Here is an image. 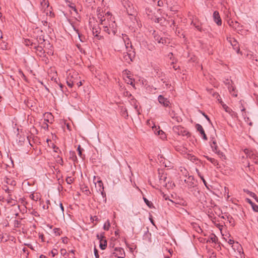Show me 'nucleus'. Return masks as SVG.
Returning a JSON list of instances; mask_svg holds the SVG:
<instances>
[{"label":"nucleus","mask_w":258,"mask_h":258,"mask_svg":"<svg viewBox=\"0 0 258 258\" xmlns=\"http://www.w3.org/2000/svg\"><path fill=\"white\" fill-rule=\"evenodd\" d=\"M219 102L221 103L223 107V108L226 112L228 113L231 115H233L232 114L234 113V112L230 108H229L228 106L225 104L221 100L219 101Z\"/></svg>","instance_id":"16"},{"label":"nucleus","mask_w":258,"mask_h":258,"mask_svg":"<svg viewBox=\"0 0 258 258\" xmlns=\"http://www.w3.org/2000/svg\"><path fill=\"white\" fill-rule=\"evenodd\" d=\"M256 27L257 31V32H258V22H256Z\"/></svg>","instance_id":"64"},{"label":"nucleus","mask_w":258,"mask_h":258,"mask_svg":"<svg viewBox=\"0 0 258 258\" xmlns=\"http://www.w3.org/2000/svg\"><path fill=\"white\" fill-rule=\"evenodd\" d=\"M197 130L200 133L201 135L203 136V139L205 140H207V136L205 133L204 130L202 126L200 124H197L196 125Z\"/></svg>","instance_id":"12"},{"label":"nucleus","mask_w":258,"mask_h":258,"mask_svg":"<svg viewBox=\"0 0 258 258\" xmlns=\"http://www.w3.org/2000/svg\"><path fill=\"white\" fill-rule=\"evenodd\" d=\"M94 254L96 258H99V255L97 249L95 247L94 248Z\"/></svg>","instance_id":"43"},{"label":"nucleus","mask_w":258,"mask_h":258,"mask_svg":"<svg viewBox=\"0 0 258 258\" xmlns=\"http://www.w3.org/2000/svg\"><path fill=\"white\" fill-rule=\"evenodd\" d=\"M70 154L72 155V156H75V158H76L75 153L74 152H70Z\"/></svg>","instance_id":"56"},{"label":"nucleus","mask_w":258,"mask_h":258,"mask_svg":"<svg viewBox=\"0 0 258 258\" xmlns=\"http://www.w3.org/2000/svg\"><path fill=\"white\" fill-rule=\"evenodd\" d=\"M194 178L192 176H188L186 179L184 180V182L187 184L188 188H194L195 184L194 183Z\"/></svg>","instance_id":"9"},{"label":"nucleus","mask_w":258,"mask_h":258,"mask_svg":"<svg viewBox=\"0 0 258 258\" xmlns=\"http://www.w3.org/2000/svg\"><path fill=\"white\" fill-rule=\"evenodd\" d=\"M75 84H76L78 87H79L82 85L81 81H78V80L75 82Z\"/></svg>","instance_id":"49"},{"label":"nucleus","mask_w":258,"mask_h":258,"mask_svg":"<svg viewBox=\"0 0 258 258\" xmlns=\"http://www.w3.org/2000/svg\"><path fill=\"white\" fill-rule=\"evenodd\" d=\"M97 237L98 239H100V248L101 249H105L107 246V241L106 240H103V236L98 234Z\"/></svg>","instance_id":"10"},{"label":"nucleus","mask_w":258,"mask_h":258,"mask_svg":"<svg viewBox=\"0 0 258 258\" xmlns=\"http://www.w3.org/2000/svg\"><path fill=\"white\" fill-rule=\"evenodd\" d=\"M159 102L165 107H169L170 103L169 101L162 95H160L158 97Z\"/></svg>","instance_id":"7"},{"label":"nucleus","mask_w":258,"mask_h":258,"mask_svg":"<svg viewBox=\"0 0 258 258\" xmlns=\"http://www.w3.org/2000/svg\"><path fill=\"white\" fill-rule=\"evenodd\" d=\"M29 247H30L31 249H33V247L31 244H26Z\"/></svg>","instance_id":"60"},{"label":"nucleus","mask_w":258,"mask_h":258,"mask_svg":"<svg viewBox=\"0 0 258 258\" xmlns=\"http://www.w3.org/2000/svg\"><path fill=\"white\" fill-rule=\"evenodd\" d=\"M227 40L228 42L232 46L233 49L236 50V52L238 53L240 51V48L237 40L233 37H228Z\"/></svg>","instance_id":"5"},{"label":"nucleus","mask_w":258,"mask_h":258,"mask_svg":"<svg viewBox=\"0 0 258 258\" xmlns=\"http://www.w3.org/2000/svg\"><path fill=\"white\" fill-rule=\"evenodd\" d=\"M253 210L255 212H258V206L254 204L252 206Z\"/></svg>","instance_id":"45"},{"label":"nucleus","mask_w":258,"mask_h":258,"mask_svg":"<svg viewBox=\"0 0 258 258\" xmlns=\"http://www.w3.org/2000/svg\"><path fill=\"white\" fill-rule=\"evenodd\" d=\"M24 43L26 46H31L32 47H34V44L33 42H32L29 39H25L24 40Z\"/></svg>","instance_id":"26"},{"label":"nucleus","mask_w":258,"mask_h":258,"mask_svg":"<svg viewBox=\"0 0 258 258\" xmlns=\"http://www.w3.org/2000/svg\"><path fill=\"white\" fill-rule=\"evenodd\" d=\"M59 207L60 208V210H61V213L62 214H63V212H64V208H63V205L62 204V203H60L59 204Z\"/></svg>","instance_id":"48"},{"label":"nucleus","mask_w":258,"mask_h":258,"mask_svg":"<svg viewBox=\"0 0 258 258\" xmlns=\"http://www.w3.org/2000/svg\"><path fill=\"white\" fill-rule=\"evenodd\" d=\"M122 38L123 39L124 42L125 43V47L127 50L129 48L132 49V44L131 43L129 42V39L127 36L126 34H122Z\"/></svg>","instance_id":"15"},{"label":"nucleus","mask_w":258,"mask_h":258,"mask_svg":"<svg viewBox=\"0 0 258 258\" xmlns=\"http://www.w3.org/2000/svg\"><path fill=\"white\" fill-rule=\"evenodd\" d=\"M143 199H144V201L145 202V203L146 204V205L149 207V208H152V207L153 206V204L152 203L150 202L149 200H148L146 198H143Z\"/></svg>","instance_id":"32"},{"label":"nucleus","mask_w":258,"mask_h":258,"mask_svg":"<svg viewBox=\"0 0 258 258\" xmlns=\"http://www.w3.org/2000/svg\"><path fill=\"white\" fill-rule=\"evenodd\" d=\"M206 158L214 165H217L218 164L217 160L215 159L214 158H212L208 156H206Z\"/></svg>","instance_id":"27"},{"label":"nucleus","mask_w":258,"mask_h":258,"mask_svg":"<svg viewBox=\"0 0 258 258\" xmlns=\"http://www.w3.org/2000/svg\"><path fill=\"white\" fill-rule=\"evenodd\" d=\"M213 18L215 22L218 25L220 26L222 24V21L220 18L219 12L215 11L213 13Z\"/></svg>","instance_id":"13"},{"label":"nucleus","mask_w":258,"mask_h":258,"mask_svg":"<svg viewBox=\"0 0 258 258\" xmlns=\"http://www.w3.org/2000/svg\"><path fill=\"white\" fill-rule=\"evenodd\" d=\"M191 191L192 192L194 196L197 197H198V195L200 194V190L198 188H194L193 190H191Z\"/></svg>","instance_id":"30"},{"label":"nucleus","mask_w":258,"mask_h":258,"mask_svg":"<svg viewBox=\"0 0 258 258\" xmlns=\"http://www.w3.org/2000/svg\"><path fill=\"white\" fill-rule=\"evenodd\" d=\"M246 200H247V202L249 203L251 205V206H252V205H253L254 204V203H253L251 202V201L250 199H247Z\"/></svg>","instance_id":"51"},{"label":"nucleus","mask_w":258,"mask_h":258,"mask_svg":"<svg viewBox=\"0 0 258 258\" xmlns=\"http://www.w3.org/2000/svg\"><path fill=\"white\" fill-rule=\"evenodd\" d=\"M23 251L24 252L26 253V252L28 250H27V248L26 247H24L23 248Z\"/></svg>","instance_id":"61"},{"label":"nucleus","mask_w":258,"mask_h":258,"mask_svg":"<svg viewBox=\"0 0 258 258\" xmlns=\"http://www.w3.org/2000/svg\"><path fill=\"white\" fill-rule=\"evenodd\" d=\"M134 51H132L131 50H128L127 52L124 54L123 58L128 63L132 61L133 56H134Z\"/></svg>","instance_id":"8"},{"label":"nucleus","mask_w":258,"mask_h":258,"mask_svg":"<svg viewBox=\"0 0 258 258\" xmlns=\"http://www.w3.org/2000/svg\"><path fill=\"white\" fill-rule=\"evenodd\" d=\"M92 32L95 37L97 38L99 40L101 39L102 36L99 35L100 33V30L98 28H93L92 30Z\"/></svg>","instance_id":"20"},{"label":"nucleus","mask_w":258,"mask_h":258,"mask_svg":"<svg viewBox=\"0 0 258 258\" xmlns=\"http://www.w3.org/2000/svg\"><path fill=\"white\" fill-rule=\"evenodd\" d=\"M121 2L123 7L126 10V13L130 16H135L137 13L133 4L128 0H121Z\"/></svg>","instance_id":"2"},{"label":"nucleus","mask_w":258,"mask_h":258,"mask_svg":"<svg viewBox=\"0 0 258 258\" xmlns=\"http://www.w3.org/2000/svg\"><path fill=\"white\" fill-rule=\"evenodd\" d=\"M39 258H46V257L45 255L41 254V255L40 256V257H39Z\"/></svg>","instance_id":"62"},{"label":"nucleus","mask_w":258,"mask_h":258,"mask_svg":"<svg viewBox=\"0 0 258 258\" xmlns=\"http://www.w3.org/2000/svg\"><path fill=\"white\" fill-rule=\"evenodd\" d=\"M72 77L68 76L67 79V83L68 86L72 88L74 85H75V82L76 81L75 80H72Z\"/></svg>","instance_id":"18"},{"label":"nucleus","mask_w":258,"mask_h":258,"mask_svg":"<svg viewBox=\"0 0 258 258\" xmlns=\"http://www.w3.org/2000/svg\"><path fill=\"white\" fill-rule=\"evenodd\" d=\"M77 150L78 151L79 155L81 157H82V151L83 150V149L81 148L80 145H79L78 146Z\"/></svg>","instance_id":"40"},{"label":"nucleus","mask_w":258,"mask_h":258,"mask_svg":"<svg viewBox=\"0 0 258 258\" xmlns=\"http://www.w3.org/2000/svg\"><path fill=\"white\" fill-rule=\"evenodd\" d=\"M34 48L40 52H42L43 50V49L41 46L36 45V44H34Z\"/></svg>","instance_id":"33"},{"label":"nucleus","mask_w":258,"mask_h":258,"mask_svg":"<svg viewBox=\"0 0 258 258\" xmlns=\"http://www.w3.org/2000/svg\"><path fill=\"white\" fill-rule=\"evenodd\" d=\"M153 35H154V39L156 41H157L158 42H159V40L160 38H161L159 36L157 35L155 31H154V33H153Z\"/></svg>","instance_id":"38"},{"label":"nucleus","mask_w":258,"mask_h":258,"mask_svg":"<svg viewBox=\"0 0 258 258\" xmlns=\"http://www.w3.org/2000/svg\"><path fill=\"white\" fill-rule=\"evenodd\" d=\"M244 152L246 155L247 157L252 160L254 163L258 164V154L255 151L245 149Z\"/></svg>","instance_id":"3"},{"label":"nucleus","mask_w":258,"mask_h":258,"mask_svg":"<svg viewBox=\"0 0 258 258\" xmlns=\"http://www.w3.org/2000/svg\"><path fill=\"white\" fill-rule=\"evenodd\" d=\"M6 188H4V189L5 190V191L8 194V196L10 195V194H11L12 190L9 189L8 187L6 186Z\"/></svg>","instance_id":"41"},{"label":"nucleus","mask_w":258,"mask_h":258,"mask_svg":"<svg viewBox=\"0 0 258 258\" xmlns=\"http://www.w3.org/2000/svg\"><path fill=\"white\" fill-rule=\"evenodd\" d=\"M96 187H97V190L99 192L100 190L104 189L103 183L101 180H98L96 183Z\"/></svg>","instance_id":"19"},{"label":"nucleus","mask_w":258,"mask_h":258,"mask_svg":"<svg viewBox=\"0 0 258 258\" xmlns=\"http://www.w3.org/2000/svg\"><path fill=\"white\" fill-rule=\"evenodd\" d=\"M99 192L101 194V196L103 198H105L106 197V194L104 191V189H102L101 190H100Z\"/></svg>","instance_id":"44"},{"label":"nucleus","mask_w":258,"mask_h":258,"mask_svg":"<svg viewBox=\"0 0 258 258\" xmlns=\"http://www.w3.org/2000/svg\"><path fill=\"white\" fill-rule=\"evenodd\" d=\"M45 40H44V38H42L41 37L39 38V40H38L39 42H40V43H42L43 42H44Z\"/></svg>","instance_id":"55"},{"label":"nucleus","mask_w":258,"mask_h":258,"mask_svg":"<svg viewBox=\"0 0 258 258\" xmlns=\"http://www.w3.org/2000/svg\"><path fill=\"white\" fill-rule=\"evenodd\" d=\"M211 147L212 148V150L214 152L218 154L220 157L224 156L223 153L219 151L218 149V146L216 140H212L211 143Z\"/></svg>","instance_id":"6"},{"label":"nucleus","mask_w":258,"mask_h":258,"mask_svg":"<svg viewBox=\"0 0 258 258\" xmlns=\"http://www.w3.org/2000/svg\"><path fill=\"white\" fill-rule=\"evenodd\" d=\"M216 236H214L213 237H212L211 239V240H212V241L213 242H215V241H216Z\"/></svg>","instance_id":"57"},{"label":"nucleus","mask_w":258,"mask_h":258,"mask_svg":"<svg viewBox=\"0 0 258 258\" xmlns=\"http://www.w3.org/2000/svg\"><path fill=\"white\" fill-rule=\"evenodd\" d=\"M72 27H73V29L76 32V33L78 34L79 37H80V34H79V30L78 29H77L75 27L74 25L72 24Z\"/></svg>","instance_id":"47"},{"label":"nucleus","mask_w":258,"mask_h":258,"mask_svg":"<svg viewBox=\"0 0 258 258\" xmlns=\"http://www.w3.org/2000/svg\"><path fill=\"white\" fill-rule=\"evenodd\" d=\"M203 115H204V116L206 117V118L207 120H210V119H209V117H208L207 115H206L205 113H203Z\"/></svg>","instance_id":"59"},{"label":"nucleus","mask_w":258,"mask_h":258,"mask_svg":"<svg viewBox=\"0 0 258 258\" xmlns=\"http://www.w3.org/2000/svg\"><path fill=\"white\" fill-rule=\"evenodd\" d=\"M68 76L72 77V80H75V81H77L78 80V74L76 72H73L72 74L70 73L68 75Z\"/></svg>","instance_id":"29"},{"label":"nucleus","mask_w":258,"mask_h":258,"mask_svg":"<svg viewBox=\"0 0 258 258\" xmlns=\"http://www.w3.org/2000/svg\"><path fill=\"white\" fill-rule=\"evenodd\" d=\"M40 5L42 9L45 10L49 6V3L47 0H42L40 2Z\"/></svg>","instance_id":"22"},{"label":"nucleus","mask_w":258,"mask_h":258,"mask_svg":"<svg viewBox=\"0 0 258 258\" xmlns=\"http://www.w3.org/2000/svg\"><path fill=\"white\" fill-rule=\"evenodd\" d=\"M125 255V252L122 248L115 247L110 256L111 258H123Z\"/></svg>","instance_id":"4"},{"label":"nucleus","mask_w":258,"mask_h":258,"mask_svg":"<svg viewBox=\"0 0 258 258\" xmlns=\"http://www.w3.org/2000/svg\"><path fill=\"white\" fill-rule=\"evenodd\" d=\"M127 78H128V80L126 81L127 83L128 84L131 85L133 87L135 88V84L133 82L134 81L132 80V78H130V77H127Z\"/></svg>","instance_id":"34"},{"label":"nucleus","mask_w":258,"mask_h":258,"mask_svg":"<svg viewBox=\"0 0 258 258\" xmlns=\"http://www.w3.org/2000/svg\"><path fill=\"white\" fill-rule=\"evenodd\" d=\"M166 177L164 176V175H162L160 178V180L161 181V180H163L164 181H165V179H166Z\"/></svg>","instance_id":"50"},{"label":"nucleus","mask_w":258,"mask_h":258,"mask_svg":"<svg viewBox=\"0 0 258 258\" xmlns=\"http://www.w3.org/2000/svg\"><path fill=\"white\" fill-rule=\"evenodd\" d=\"M228 89H229L230 93H231V94L232 95H233L234 96H237V94H235V92H234L235 88L233 86H232V85L229 86Z\"/></svg>","instance_id":"28"},{"label":"nucleus","mask_w":258,"mask_h":258,"mask_svg":"<svg viewBox=\"0 0 258 258\" xmlns=\"http://www.w3.org/2000/svg\"><path fill=\"white\" fill-rule=\"evenodd\" d=\"M98 18L100 20L101 25L103 27L104 31L108 34L114 35L117 31V26L114 18H112L111 14L108 12L104 16H102L99 13Z\"/></svg>","instance_id":"1"},{"label":"nucleus","mask_w":258,"mask_h":258,"mask_svg":"<svg viewBox=\"0 0 258 258\" xmlns=\"http://www.w3.org/2000/svg\"><path fill=\"white\" fill-rule=\"evenodd\" d=\"M234 21H232L231 22H229V25H230L231 27H232V28H233V26H234Z\"/></svg>","instance_id":"53"},{"label":"nucleus","mask_w":258,"mask_h":258,"mask_svg":"<svg viewBox=\"0 0 258 258\" xmlns=\"http://www.w3.org/2000/svg\"><path fill=\"white\" fill-rule=\"evenodd\" d=\"M126 96H128V97H131L132 96V94L128 92L127 91L126 92Z\"/></svg>","instance_id":"58"},{"label":"nucleus","mask_w":258,"mask_h":258,"mask_svg":"<svg viewBox=\"0 0 258 258\" xmlns=\"http://www.w3.org/2000/svg\"><path fill=\"white\" fill-rule=\"evenodd\" d=\"M66 180L68 184H71L72 183H73L74 179L71 177H68Z\"/></svg>","instance_id":"37"},{"label":"nucleus","mask_w":258,"mask_h":258,"mask_svg":"<svg viewBox=\"0 0 258 258\" xmlns=\"http://www.w3.org/2000/svg\"><path fill=\"white\" fill-rule=\"evenodd\" d=\"M150 220L151 221V222L152 223V224H153L154 225L155 224H154L153 220L152 218H150Z\"/></svg>","instance_id":"63"},{"label":"nucleus","mask_w":258,"mask_h":258,"mask_svg":"<svg viewBox=\"0 0 258 258\" xmlns=\"http://www.w3.org/2000/svg\"><path fill=\"white\" fill-rule=\"evenodd\" d=\"M7 202L8 204L11 206H15L17 203L16 197L15 196L12 197V194H10V195L8 196Z\"/></svg>","instance_id":"11"},{"label":"nucleus","mask_w":258,"mask_h":258,"mask_svg":"<svg viewBox=\"0 0 258 258\" xmlns=\"http://www.w3.org/2000/svg\"><path fill=\"white\" fill-rule=\"evenodd\" d=\"M173 130L175 132H177L179 135H181L184 136V135H186V133H185V131H184L183 132H182L183 128L181 126H174L173 127Z\"/></svg>","instance_id":"17"},{"label":"nucleus","mask_w":258,"mask_h":258,"mask_svg":"<svg viewBox=\"0 0 258 258\" xmlns=\"http://www.w3.org/2000/svg\"><path fill=\"white\" fill-rule=\"evenodd\" d=\"M51 254L53 257H54L55 255L57 254V250L56 249H53L51 251Z\"/></svg>","instance_id":"42"},{"label":"nucleus","mask_w":258,"mask_h":258,"mask_svg":"<svg viewBox=\"0 0 258 258\" xmlns=\"http://www.w3.org/2000/svg\"><path fill=\"white\" fill-rule=\"evenodd\" d=\"M158 43H162V44H165L167 43L166 42V39L165 38H160L159 40Z\"/></svg>","instance_id":"39"},{"label":"nucleus","mask_w":258,"mask_h":258,"mask_svg":"<svg viewBox=\"0 0 258 258\" xmlns=\"http://www.w3.org/2000/svg\"><path fill=\"white\" fill-rule=\"evenodd\" d=\"M170 115L172 118L173 119H174V120L178 122H179L181 121V118L178 116L176 115V114H175L173 111L170 113Z\"/></svg>","instance_id":"21"},{"label":"nucleus","mask_w":258,"mask_h":258,"mask_svg":"<svg viewBox=\"0 0 258 258\" xmlns=\"http://www.w3.org/2000/svg\"><path fill=\"white\" fill-rule=\"evenodd\" d=\"M54 232L56 235H60V230L59 229L55 228L54 229Z\"/></svg>","instance_id":"46"},{"label":"nucleus","mask_w":258,"mask_h":258,"mask_svg":"<svg viewBox=\"0 0 258 258\" xmlns=\"http://www.w3.org/2000/svg\"><path fill=\"white\" fill-rule=\"evenodd\" d=\"M45 115L47 118V119H45V120H46L47 122H49V119H51L52 118V115L51 113H45Z\"/></svg>","instance_id":"35"},{"label":"nucleus","mask_w":258,"mask_h":258,"mask_svg":"<svg viewBox=\"0 0 258 258\" xmlns=\"http://www.w3.org/2000/svg\"><path fill=\"white\" fill-rule=\"evenodd\" d=\"M197 171L198 172V175L200 176L201 179L203 180L205 185L206 187H207V182H206V180H205V179L204 178V177L201 175L200 173L199 172V170L198 169H197Z\"/></svg>","instance_id":"36"},{"label":"nucleus","mask_w":258,"mask_h":258,"mask_svg":"<svg viewBox=\"0 0 258 258\" xmlns=\"http://www.w3.org/2000/svg\"><path fill=\"white\" fill-rule=\"evenodd\" d=\"M242 26L237 21H234L233 29L237 31H239L241 30Z\"/></svg>","instance_id":"23"},{"label":"nucleus","mask_w":258,"mask_h":258,"mask_svg":"<svg viewBox=\"0 0 258 258\" xmlns=\"http://www.w3.org/2000/svg\"><path fill=\"white\" fill-rule=\"evenodd\" d=\"M244 191L247 192L250 196L253 198L258 202V198L254 193L248 190H244Z\"/></svg>","instance_id":"25"},{"label":"nucleus","mask_w":258,"mask_h":258,"mask_svg":"<svg viewBox=\"0 0 258 258\" xmlns=\"http://www.w3.org/2000/svg\"><path fill=\"white\" fill-rule=\"evenodd\" d=\"M228 242L229 244L232 245L234 243V240L232 239H229Z\"/></svg>","instance_id":"52"},{"label":"nucleus","mask_w":258,"mask_h":258,"mask_svg":"<svg viewBox=\"0 0 258 258\" xmlns=\"http://www.w3.org/2000/svg\"><path fill=\"white\" fill-rule=\"evenodd\" d=\"M247 57L248 59L251 60L253 64L258 66V56L254 55L251 53H248L247 55Z\"/></svg>","instance_id":"14"},{"label":"nucleus","mask_w":258,"mask_h":258,"mask_svg":"<svg viewBox=\"0 0 258 258\" xmlns=\"http://www.w3.org/2000/svg\"><path fill=\"white\" fill-rule=\"evenodd\" d=\"M110 226V224L109 220H107L106 222L105 223L103 228L105 230H108L109 227Z\"/></svg>","instance_id":"31"},{"label":"nucleus","mask_w":258,"mask_h":258,"mask_svg":"<svg viewBox=\"0 0 258 258\" xmlns=\"http://www.w3.org/2000/svg\"><path fill=\"white\" fill-rule=\"evenodd\" d=\"M39 238H41L42 241H44V236L43 234H41L39 236Z\"/></svg>","instance_id":"54"},{"label":"nucleus","mask_w":258,"mask_h":258,"mask_svg":"<svg viewBox=\"0 0 258 258\" xmlns=\"http://www.w3.org/2000/svg\"><path fill=\"white\" fill-rule=\"evenodd\" d=\"M152 128L155 134L159 135L164 134V132L162 130H159V128H157L155 126H152Z\"/></svg>","instance_id":"24"}]
</instances>
